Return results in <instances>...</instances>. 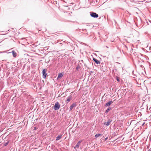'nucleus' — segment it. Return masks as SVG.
Listing matches in <instances>:
<instances>
[{
	"instance_id": "obj_5",
	"label": "nucleus",
	"mask_w": 151,
	"mask_h": 151,
	"mask_svg": "<svg viewBox=\"0 0 151 151\" xmlns=\"http://www.w3.org/2000/svg\"><path fill=\"white\" fill-rule=\"evenodd\" d=\"M112 103H113V101H110L106 104L105 105V106H109Z\"/></svg>"
},
{
	"instance_id": "obj_14",
	"label": "nucleus",
	"mask_w": 151,
	"mask_h": 151,
	"mask_svg": "<svg viewBox=\"0 0 151 151\" xmlns=\"http://www.w3.org/2000/svg\"><path fill=\"white\" fill-rule=\"evenodd\" d=\"M110 109H111V108H110V109L108 108V109H107V110H106V113H107Z\"/></svg>"
},
{
	"instance_id": "obj_1",
	"label": "nucleus",
	"mask_w": 151,
	"mask_h": 151,
	"mask_svg": "<svg viewBox=\"0 0 151 151\" xmlns=\"http://www.w3.org/2000/svg\"><path fill=\"white\" fill-rule=\"evenodd\" d=\"M60 105L58 102H57L55 103V105L54 106V109L55 110H57L60 108Z\"/></svg>"
},
{
	"instance_id": "obj_9",
	"label": "nucleus",
	"mask_w": 151,
	"mask_h": 151,
	"mask_svg": "<svg viewBox=\"0 0 151 151\" xmlns=\"http://www.w3.org/2000/svg\"><path fill=\"white\" fill-rule=\"evenodd\" d=\"M93 60L95 62V63L97 64H99L100 63V62L97 59L95 58H93Z\"/></svg>"
},
{
	"instance_id": "obj_4",
	"label": "nucleus",
	"mask_w": 151,
	"mask_h": 151,
	"mask_svg": "<svg viewBox=\"0 0 151 151\" xmlns=\"http://www.w3.org/2000/svg\"><path fill=\"white\" fill-rule=\"evenodd\" d=\"M81 141H79L77 144L74 147L75 149H78L79 148L80 144L81 143Z\"/></svg>"
},
{
	"instance_id": "obj_3",
	"label": "nucleus",
	"mask_w": 151,
	"mask_h": 151,
	"mask_svg": "<svg viewBox=\"0 0 151 151\" xmlns=\"http://www.w3.org/2000/svg\"><path fill=\"white\" fill-rule=\"evenodd\" d=\"M91 16L93 17L94 18H97L99 17L98 15L96 13H94V12H93L91 14Z\"/></svg>"
},
{
	"instance_id": "obj_13",
	"label": "nucleus",
	"mask_w": 151,
	"mask_h": 151,
	"mask_svg": "<svg viewBox=\"0 0 151 151\" xmlns=\"http://www.w3.org/2000/svg\"><path fill=\"white\" fill-rule=\"evenodd\" d=\"M101 135H102L101 134H96L95 135V137H99V136H101Z\"/></svg>"
},
{
	"instance_id": "obj_15",
	"label": "nucleus",
	"mask_w": 151,
	"mask_h": 151,
	"mask_svg": "<svg viewBox=\"0 0 151 151\" xmlns=\"http://www.w3.org/2000/svg\"><path fill=\"white\" fill-rule=\"evenodd\" d=\"M116 80L118 81V82L119 81V78H118V77L117 78Z\"/></svg>"
},
{
	"instance_id": "obj_2",
	"label": "nucleus",
	"mask_w": 151,
	"mask_h": 151,
	"mask_svg": "<svg viewBox=\"0 0 151 151\" xmlns=\"http://www.w3.org/2000/svg\"><path fill=\"white\" fill-rule=\"evenodd\" d=\"M47 71V70L46 69H43L42 71V73L43 74V78H46V76L47 75V73H46V72Z\"/></svg>"
},
{
	"instance_id": "obj_11",
	"label": "nucleus",
	"mask_w": 151,
	"mask_h": 151,
	"mask_svg": "<svg viewBox=\"0 0 151 151\" xmlns=\"http://www.w3.org/2000/svg\"><path fill=\"white\" fill-rule=\"evenodd\" d=\"M62 137V135H58V136H57L56 137V140H58L60 139Z\"/></svg>"
},
{
	"instance_id": "obj_12",
	"label": "nucleus",
	"mask_w": 151,
	"mask_h": 151,
	"mask_svg": "<svg viewBox=\"0 0 151 151\" xmlns=\"http://www.w3.org/2000/svg\"><path fill=\"white\" fill-rule=\"evenodd\" d=\"M74 106L75 105L73 104H72L70 107V110H71Z\"/></svg>"
},
{
	"instance_id": "obj_10",
	"label": "nucleus",
	"mask_w": 151,
	"mask_h": 151,
	"mask_svg": "<svg viewBox=\"0 0 151 151\" xmlns=\"http://www.w3.org/2000/svg\"><path fill=\"white\" fill-rule=\"evenodd\" d=\"M12 55L14 57H15L16 56H17V53L16 52H14V51H12Z\"/></svg>"
},
{
	"instance_id": "obj_16",
	"label": "nucleus",
	"mask_w": 151,
	"mask_h": 151,
	"mask_svg": "<svg viewBox=\"0 0 151 151\" xmlns=\"http://www.w3.org/2000/svg\"><path fill=\"white\" fill-rule=\"evenodd\" d=\"M108 139V137H106L105 139V140H106Z\"/></svg>"
},
{
	"instance_id": "obj_17",
	"label": "nucleus",
	"mask_w": 151,
	"mask_h": 151,
	"mask_svg": "<svg viewBox=\"0 0 151 151\" xmlns=\"http://www.w3.org/2000/svg\"><path fill=\"white\" fill-rule=\"evenodd\" d=\"M148 151H150V150H149Z\"/></svg>"
},
{
	"instance_id": "obj_8",
	"label": "nucleus",
	"mask_w": 151,
	"mask_h": 151,
	"mask_svg": "<svg viewBox=\"0 0 151 151\" xmlns=\"http://www.w3.org/2000/svg\"><path fill=\"white\" fill-rule=\"evenodd\" d=\"M63 76V74L62 73H59L58 74V77L57 78V79L58 78H62Z\"/></svg>"
},
{
	"instance_id": "obj_6",
	"label": "nucleus",
	"mask_w": 151,
	"mask_h": 151,
	"mask_svg": "<svg viewBox=\"0 0 151 151\" xmlns=\"http://www.w3.org/2000/svg\"><path fill=\"white\" fill-rule=\"evenodd\" d=\"M111 122V121H109L108 122H105L104 123V124L106 126H108L110 124Z\"/></svg>"
},
{
	"instance_id": "obj_7",
	"label": "nucleus",
	"mask_w": 151,
	"mask_h": 151,
	"mask_svg": "<svg viewBox=\"0 0 151 151\" xmlns=\"http://www.w3.org/2000/svg\"><path fill=\"white\" fill-rule=\"evenodd\" d=\"M72 99V97L70 96H69L68 99H67L66 102H67V103H68V102L70 101V100Z\"/></svg>"
}]
</instances>
